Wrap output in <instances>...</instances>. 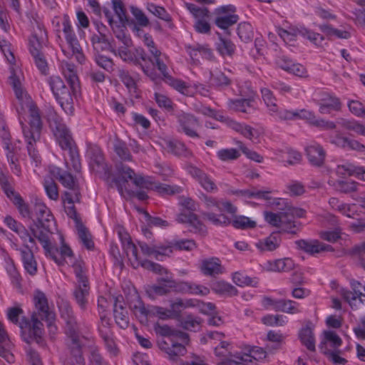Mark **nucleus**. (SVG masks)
<instances>
[{"label": "nucleus", "mask_w": 365, "mask_h": 365, "mask_svg": "<svg viewBox=\"0 0 365 365\" xmlns=\"http://www.w3.org/2000/svg\"><path fill=\"white\" fill-rule=\"evenodd\" d=\"M200 271L205 276L216 277L223 273L224 268L219 258L210 257L202 261Z\"/></svg>", "instance_id": "26"}, {"label": "nucleus", "mask_w": 365, "mask_h": 365, "mask_svg": "<svg viewBox=\"0 0 365 365\" xmlns=\"http://www.w3.org/2000/svg\"><path fill=\"white\" fill-rule=\"evenodd\" d=\"M98 330L101 337L111 335L113 333L110 327V319L107 317L104 309L100 311V323Z\"/></svg>", "instance_id": "60"}, {"label": "nucleus", "mask_w": 365, "mask_h": 365, "mask_svg": "<svg viewBox=\"0 0 365 365\" xmlns=\"http://www.w3.org/2000/svg\"><path fill=\"white\" fill-rule=\"evenodd\" d=\"M148 48L149 52L153 56H148V58H147V65H150L155 70V68H157L160 72L165 71V69H168L167 65L160 58L162 54L161 51L155 47V43L148 46Z\"/></svg>", "instance_id": "35"}, {"label": "nucleus", "mask_w": 365, "mask_h": 365, "mask_svg": "<svg viewBox=\"0 0 365 365\" xmlns=\"http://www.w3.org/2000/svg\"><path fill=\"white\" fill-rule=\"evenodd\" d=\"M299 303L294 301L280 299H279L277 312H282L291 314H298L301 312V310L299 309Z\"/></svg>", "instance_id": "56"}, {"label": "nucleus", "mask_w": 365, "mask_h": 365, "mask_svg": "<svg viewBox=\"0 0 365 365\" xmlns=\"http://www.w3.org/2000/svg\"><path fill=\"white\" fill-rule=\"evenodd\" d=\"M48 120L60 146L69 145L70 142L73 140L68 128L63 123V118L56 112H51L48 114Z\"/></svg>", "instance_id": "8"}, {"label": "nucleus", "mask_w": 365, "mask_h": 365, "mask_svg": "<svg viewBox=\"0 0 365 365\" xmlns=\"http://www.w3.org/2000/svg\"><path fill=\"white\" fill-rule=\"evenodd\" d=\"M126 23H120L114 21L110 24V26L115 35V36L120 41L124 46H131L133 44V41L129 36H127L125 34L126 31Z\"/></svg>", "instance_id": "36"}, {"label": "nucleus", "mask_w": 365, "mask_h": 365, "mask_svg": "<svg viewBox=\"0 0 365 365\" xmlns=\"http://www.w3.org/2000/svg\"><path fill=\"white\" fill-rule=\"evenodd\" d=\"M170 340V347L167 354L170 360L178 361L181 356L187 353V349L184 344L175 341L173 339Z\"/></svg>", "instance_id": "51"}, {"label": "nucleus", "mask_w": 365, "mask_h": 365, "mask_svg": "<svg viewBox=\"0 0 365 365\" xmlns=\"http://www.w3.org/2000/svg\"><path fill=\"white\" fill-rule=\"evenodd\" d=\"M187 170L205 190L208 192L217 191L218 188L215 182L212 178L202 170L195 165L189 164L187 165Z\"/></svg>", "instance_id": "15"}, {"label": "nucleus", "mask_w": 365, "mask_h": 365, "mask_svg": "<svg viewBox=\"0 0 365 365\" xmlns=\"http://www.w3.org/2000/svg\"><path fill=\"white\" fill-rule=\"evenodd\" d=\"M66 347L70 354L69 358L75 361L76 364L85 365V359L83 357L84 344L79 336V333L74 334H66Z\"/></svg>", "instance_id": "13"}, {"label": "nucleus", "mask_w": 365, "mask_h": 365, "mask_svg": "<svg viewBox=\"0 0 365 365\" xmlns=\"http://www.w3.org/2000/svg\"><path fill=\"white\" fill-rule=\"evenodd\" d=\"M299 338L301 343L310 351H315V337L313 329L307 325L299 331Z\"/></svg>", "instance_id": "33"}, {"label": "nucleus", "mask_w": 365, "mask_h": 365, "mask_svg": "<svg viewBox=\"0 0 365 365\" xmlns=\"http://www.w3.org/2000/svg\"><path fill=\"white\" fill-rule=\"evenodd\" d=\"M72 267L78 283H83V287H85V283H89L88 278L86 275V263L82 259H76L73 263Z\"/></svg>", "instance_id": "46"}, {"label": "nucleus", "mask_w": 365, "mask_h": 365, "mask_svg": "<svg viewBox=\"0 0 365 365\" xmlns=\"http://www.w3.org/2000/svg\"><path fill=\"white\" fill-rule=\"evenodd\" d=\"M13 204L18 209L20 215L24 218H32V212L30 211L29 206L27 203L25 202L22 197L20 195L19 192H15L14 195L11 196V197H8Z\"/></svg>", "instance_id": "40"}, {"label": "nucleus", "mask_w": 365, "mask_h": 365, "mask_svg": "<svg viewBox=\"0 0 365 365\" xmlns=\"http://www.w3.org/2000/svg\"><path fill=\"white\" fill-rule=\"evenodd\" d=\"M162 146L168 153L177 157L190 158L193 157L192 152L182 141L177 139H164Z\"/></svg>", "instance_id": "16"}, {"label": "nucleus", "mask_w": 365, "mask_h": 365, "mask_svg": "<svg viewBox=\"0 0 365 365\" xmlns=\"http://www.w3.org/2000/svg\"><path fill=\"white\" fill-rule=\"evenodd\" d=\"M61 197L64 204H68V205L64 206V210L68 217L73 219L76 225L81 223V218L74 205V202H77L74 195L70 192H63Z\"/></svg>", "instance_id": "32"}, {"label": "nucleus", "mask_w": 365, "mask_h": 365, "mask_svg": "<svg viewBox=\"0 0 365 365\" xmlns=\"http://www.w3.org/2000/svg\"><path fill=\"white\" fill-rule=\"evenodd\" d=\"M203 320L193 314H187L180 320L182 327L187 331H196L199 329Z\"/></svg>", "instance_id": "42"}, {"label": "nucleus", "mask_w": 365, "mask_h": 365, "mask_svg": "<svg viewBox=\"0 0 365 365\" xmlns=\"http://www.w3.org/2000/svg\"><path fill=\"white\" fill-rule=\"evenodd\" d=\"M68 47L71 49L72 55L75 56L76 61L83 64L86 61V56L83 52V49L80 45V43L77 38V36H73V38L66 41Z\"/></svg>", "instance_id": "53"}, {"label": "nucleus", "mask_w": 365, "mask_h": 365, "mask_svg": "<svg viewBox=\"0 0 365 365\" xmlns=\"http://www.w3.org/2000/svg\"><path fill=\"white\" fill-rule=\"evenodd\" d=\"M297 247L299 250L304 251V252L314 255L322 252H332L334 248L329 245L324 244L317 240H299L295 242Z\"/></svg>", "instance_id": "18"}, {"label": "nucleus", "mask_w": 365, "mask_h": 365, "mask_svg": "<svg viewBox=\"0 0 365 365\" xmlns=\"http://www.w3.org/2000/svg\"><path fill=\"white\" fill-rule=\"evenodd\" d=\"M337 173L341 175H355L359 179L365 181V168L364 167H356L352 165H338Z\"/></svg>", "instance_id": "47"}, {"label": "nucleus", "mask_w": 365, "mask_h": 365, "mask_svg": "<svg viewBox=\"0 0 365 365\" xmlns=\"http://www.w3.org/2000/svg\"><path fill=\"white\" fill-rule=\"evenodd\" d=\"M218 41L215 43L217 51L222 56L232 57L235 53L236 46L229 38L223 37L221 34L217 32Z\"/></svg>", "instance_id": "28"}, {"label": "nucleus", "mask_w": 365, "mask_h": 365, "mask_svg": "<svg viewBox=\"0 0 365 365\" xmlns=\"http://www.w3.org/2000/svg\"><path fill=\"white\" fill-rule=\"evenodd\" d=\"M14 344L11 341L9 334L4 324L0 322V356L9 363L14 361V356L12 354Z\"/></svg>", "instance_id": "20"}, {"label": "nucleus", "mask_w": 365, "mask_h": 365, "mask_svg": "<svg viewBox=\"0 0 365 365\" xmlns=\"http://www.w3.org/2000/svg\"><path fill=\"white\" fill-rule=\"evenodd\" d=\"M272 205L276 206L279 212L294 213L297 215L298 218L303 217L305 215V210L302 208L294 207L287 199L276 198L274 200Z\"/></svg>", "instance_id": "31"}, {"label": "nucleus", "mask_w": 365, "mask_h": 365, "mask_svg": "<svg viewBox=\"0 0 365 365\" xmlns=\"http://www.w3.org/2000/svg\"><path fill=\"white\" fill-rule=\"evenodd\" d=\"M297 115L296 118L306 119L310 124L317 128L325 130H333L336 128V124L332 121L324 120L322 118H317L312 111L302 109L296 110Z\"/></svg>", "instance_id": "21"}, {"label": "nucleus", "mask_w": 365, "mask_h": 365, "mask_svg": "<svg viewBox=\"0 0 365 365\" xmlns=\"http://www.w3.org/2000/svg\"><path fill=\"white\" fill-rule=\"evenodd\" d=\"M241 154L236 148H223L217 151V158L223 162L238 159Z\"/></svg>", "instance_id": "63"}, {"label": "nucleus", "mask_w": 365, "mask_h": 365, "mask_svg": "<svg viewBox=\"0 0 365 365\" xmlns=\"http://www.w3.org/2000/svg\"><path fill=\"white\" fill-rule=\"evenodd\" d=\"M211 289L216 294H225L229 297L236 296L238 293L237 289L233 285L224 281L212 283Z\"/></svg>", "instance_id": "41"}, {"label": "nucleus", "mask_w": 365, "mask_h": 365, "mask_svg": "<svg viewBox=\"0 0 365 365\" xmlns=\"http://www.w3.org/2000/svg\"><path fill=\"white\" fill-rule=\"evenodd\" d=\"M237 35L242 41L248 43L254 38V31L252 25L247 22H242L238 24Z\"/></svg>", "instance_id": "57"}, {"label": "nucleus", "mask_w": 365, "mask_h": 365, "mask_svg": "<svg viewBox=\"0 0 365 365\" xmlns=\"http://www.w3.org/2000/svg\"><path fill=\"white\" fill-rule=\"evenodd\" d=\"M229 125L232 129H233L236 132L240 133L244 137L250 140H252V138L254 137V128L249 125L240 123L235 120H230Z\"/></svg>", "instance_id": "58"}, {"label": "nucleus", "mask_w": 365, "mask_h": 365, "mask_svg": "<svg viewBox=\"0 0 365 365\" xmlns=\"http://www.w3.org/2000/svg\"><path fill=\"white\" fill-rule=\"evenodd\" d=\"M33 303L34 310L31 315L30 321L32 327L30 331L34 335V341L40 346H44L45 341L42 336L43 334L42 321L51 320L56 316V313L49 307L46 294L39 289H36L34 292Z\"/></svg>", "instance_id": "2"}, {"label": "nucleus", "mask_w": 365, "mask_h": 365, "mask_svg": "<svg viewBox=\"0 0 365 365\" xmlns=\"http://www.w3.org/2000/svg\"><path fill=\"white\" fill-rule=\"evenodd\" d=\"M212 85L219 89L224 90L230 87L232 84V78L231 76L227 75L222 71H217L211 73Z\"/></svg>", "instance_id": "37"}, {"label": "nucleus", "mask_w": 365, "mask_h": 365, "mask_svg": "<svg viewBox=\"0 0 365 365\" xmlns=\"http://www.w3.org/2000/svg\"><path fill=\"white\" fill-rule=\"evenodd\" d=\"M95 62L96 64L108 73L114 71L115 63L111 58L101 53H95Z\"/></svg>", "instance_id": "62"}, {"label": "nucleus", "mask_w": 365, "mask_h": 365, "mask_svg": "<svg viewBox=\"0 0 365 365\" xmlns=\"http://www.w3.org/2000/svg\"><path fill=\"white\" fill-rule=\"evenodd\" d=\"M319 29L322 32L325 34L327 36L331 38L332 36H336L339 38L347 39L350 37V33L346 31H341L337 29L333 28L329 24H322L319 26Z\"/></svg>", "instance_id": "59"}, {"label": "nucleus", "mask_w": 365, "mask_h": 365, "mask_svg": "<svg viewBox=\"0 0 365 365\" xmlns=\"http://www.w3.org/2000/svg\"><path fill=\"white\" fill-rule=\"evenodd\" d=\"M90 284L85 283V287L83 283H78V286L73 291V296L76 303L82 309H85L88 303L87 297L89 294Z\"/></svg>", "instance_id": "38"}, {"label": "nucleus", "mask_w": 365, "mask_h": 365, "mask_svg": "<svg viewBox=\"0 0 365 365\" xmlns=\"http://www.w3.org/2000/svg\"><path fill=\"white\" fill-rule=\"evenodd\" d=\"M31 230L34 235L41 243L46 255H49L58 265H63L64 264L66 257H73V253L72 250L64 242H62L61 248L58 249L51 245L48 235L46 233H44L43 231L38 233L37 230L33 227H31ZM62 241H63V239H62Z\"/></svg>", "instance_id": "5"}, {"label": "nucleus", "mask_w": 365, "mask_h": 365, "mask_svg": "<svg viewBox=\"0 0 365 365\" xmlns=\"http://www.w3.org/2000/svg\"><path fill=\"white\" fill-rule=\"evenodd\" d=\"M39 33L34 32L29 38V51L32 56H38L41 52L42 42L43 40V35L46 36L45 30L38 27Z\"/></svg>", "instance_id": "34"}, {"label": "nucleus", "mask_w": 365, "mask_h": 365, "mask_svg": "<svg viewBox=\"0 0 365 365\" xmlns=\"http://www.w3.org/2000/svg\"><path fill=\"white\" fill-rule=\"evenodd\" d=\"M230 224L235 228L240 230H249L256 227L257 223L250 217L244 215H235Z\"/></svg>", "instance_id": "48"}, {"label": "nucleus", "mask_w": 365, "mask_h": 365, "mask_svg": "<svg viewBox=\"0 0 365 365\" xmlns=\"http://www.w3.org/2000/svg\"><path fill=\"white\" fill-rule=\"evenodd\" d=\"M78 237L83 246L91 250L94 248V242L92 240L91 235L87 227L81 222L76 225Z\"/></svg>", "instance_id": "49"}, {"label": "nucleus", "mask_w": 365, "mask_h": 365, "mask_svg": "<svg viewBox=\"0 0 365 365\" xmlns=\"http://www.w3.org/2000/svg\"><path fill=\"white\" fill-rule=\"evenodd\" d=\"M10 72L9 83L14 91L15 96L20 103L24 102L29 109L28 125L22 121L20 123L24 137L27 143L28 153L37 166L41 163V157L35 149V145L40 139L43 126L40 110L34 101L24 93L21 83L16 75L14 67H11Z\"/></svg>", "instance_id": "1"}, {"label": "nucleus", "mask_w": 365, "mask_h": 365, "mask_svg": "<svg viewBox=\"0 0 365 365\" xmlns=\"http://www.w3.org/2000/svg\"><path fill=\"white\" fill-rule=\"evenodd\" d=\"M63 150H68L70 155V160L73 169L76 173H80L81 170V163L78 148L74 140L70 142L69 145H63L61 146Z\"/></svg>", "instance_id": "39"}, {"label": "nucleus", "mask_w": 365, "mask_h": 365, "mask_svg": "<svg viewBox=\"0 0 365 365\" xmlns=\"http://www.w3.org/2000/svg\"><path fill=\"white\" fill-rule=\"evenodd\" d=\"M339 124L349 131H353L358 135L364 136L365 124H361L355 120L340 119Z\"/></svg>", "instance_id": "50"}, {"label": "nucleus", "mask_w": 365, "mask_h": 365, "mask_svg": "<svg viewBox=\"0 0 365 365\" xmlns=\"http://www.w3.org/2000/svg\"><path fill=\"white\" fill-rule=\"evenodd\" d=\"M254 101L252 98L230 99L227 106L230 110L237 112L247 113V108L252 107V103Z\"/></svg>", "instance_id": "44"}, {"label": "nucleus", "mask_w": 365, "mask_h": 365, "mask_svg": "<svg viewBox=\"0 0 365 365\" xmlns=\"http://www.w3.org/2000/svg\"><path fill=\"white\" fill-rule=\"evenodd\" d=\"M90 158V166L94 169H102L106 173L107 166L105 163V158L101 149L98 146H92L88 151Z\"/></svg>", "instance_id": "30"}, {"label": "nucleus", "mask_w": 365, "mask_h": 365, "mask_svg": "<svg viewBox=\"0 0 365 365\" xmlns=\"http://www.w3.org/2000/svg\"><path fill=\"white\" fill-rule=\"evenodd\" d=\"M185 49L191 56H192L193 55L196 56L195 52L198 51L203 56V57L208 60H212L214 58L212 51L210 48H209V46L207 44H196L195 46L186 45Z\"/></svg>", "instance_id": "54"}, {"label": "nucleus", "mask_w": 365, "mask_h": 365, "mask_svg": "<svg viewBox=\"0 0 365 365\" xmlns=\"http://www.w3.org/2000/svg\"><path fill=\"white\" fill-rule=\"evenodd\" d=\"M122 296L114 298L113 315L117 325L121 329H126L128 327L129 317L126 308L122 304Z\"/></svg>", "instance_id": "24"}, {"label": "nucleus", "mask_w": 365, "mask_h": 365, "mask_svg": "<svg viewBox=\"0 0 365 365\" xmlns=\"http://www.w3.org/2000/svg\"><path fill=\"white\" fill-rule=\"evenodd\" d=\"M350 287L351 291L342 288L340 294L345 302L353 307L354 302L358 299L362 304L365 303V284L363 285L359 281L356 279L350 280Z\"/></svg>", "instance_id": "14"}, {"label": "nucleus", "mask_w": 365, "mask_h": 365, "mask_svg": "<svg viewBox=\"0 0 365 365\" xmlns=\"http://www.w3.org/2000/svg\"><path fill=\"white\" fill-rule=\"evenodd\" d=\"M282 224L280 225V232H287L295 235L299 230L300 223L294 220L295 217H298L294 213L282 212Z\"/></svg>", "instance_id": "29"}, {"label": "nucleus", "mask_w": 365, "mask_h": 365, "mask_svg": "<svg viewBox=\"0 0 365 365\" xmlns=\"http://www.w3.org/2000/svg\"><path fill=\"white\" fill-rule=\"evenodd\" d=\"M130 46H120L116 49V55L118 56L124 62L133 63L134 65L140 66L143 72L149 78L157 82L160 77L156 71L150 65H147V58L148 56L143 48H135L133 51L129 49Z\"/></svg>", "instance_id": "3"}, {"label": "nucleus", "mask_w": 365, "mask_h": 365, "mask_svg": "<svg viewBox=\"0 0 365 365\" xmlns=\"http://www.w3.org/2000/svg\"><path fill=\"white\" fill-rule=\"evenodd\" d=\"M279 237L276 233H272L269 237L260 240L257 247L262 251H273L275 250L280 243Z\"/></svg>", "instance_id": "43"}, {"label": "nucleus", "mask_w": 365, "mask_h": 365, "mask_svg": "<svg viewBox=\"0 0 365 365\" xmlns=\"http://www.w3.org/2000/svg\"><path fill=\"white\" fill-rule=\"evenodd\" d=\"M232 280L239 287L251 286L256 287L259 283L257 277H250L240 272H237L233 274Z\"/></svg>", "instance_id": "52"}, {"label": "nucleus", "mask_w": 365, "mask_h": 365, "mask_svg": "<svg viewBox=\"0 0 365 365\" xmlns=\"http://www.w3.org/2000/svg\"><path fill=\"white\" fill-rule=\"evenodd\" d=\"M62 73L66 79L71 92L74 96L80 92L81 85L78 76L77 75L76 66L71 63L63 61L61 63Z\"/></svg>", "instance_id": "17"}, {"label": "nucleus", "mask_w": 365, "mask_h": 365, "mask_svg": "<svg viewBox=\"0 0 365 365\" xmlns=\"http://www.w3.org/2000/svg\"><path fill=\"white\" fill-rule=\"evenodd\" d=\"M106 27L102 26L98 27V34H93L91 36V41L96 53H100L104 51H109L114 55H116V49L113 46L111 42L107 38L106 35L103 33L102 29Z\"/></svg>", "instance_id": "19"}, {"label": "nucleus", "mask_w": 365, "mask_h": 365, "mask_svg": "<svg viewBox=\"0 0 365 365\" xmlns=\"http://www.w3.org/2000/svg\"><path fill=\"white\" fill-rule=\"evenodd\" d=\"M6 270L11 277V282L16 287H21V277L15 265L13 259L8 256L5 258Z\"/></svg>", "instance_id": "45"}, {"label": "nucleus", "mask_w": 365, "mask_h": 365, "mask_svg": "<svg viewBox=\"0 0 365 365\" xmlns=\"http://www.w3.org/2000/svg\"><path fill=\"white\" fill-rule=\"evenodd\" d=\"M160 76L158 74L160 79L155 82L156 83L162 80L180 93L186 96L190 95V86L185 81L173 78L168 73V69H165V71H160Z\"/></svg>", "instance_id": "27"}, {"label": "nucleus", "mask_w": 365, "mask_h": 365, "mask_svg": "<svg viewBox=\"0 0 365 365\" xmlns=\"http://www.w3.org/2000/svg\"><path fill=\"white\" fill-rule=\"evenodd\" d=\"M153 190L157 192L161 196H166L179 194L182 191V189L178 185H170L155 182Z\"/></svg>", "instance_id": "55"}, {"label": "nucleus", "mask_w": 365, "mask_h": 365, "mask_svg": "<svg viewBox=\"0 0 365 365\" xmlns=\"http://www.w3.org/2000/svg\"><path fill=\"white\" fill-rule=\"evenodd\" d=\"M294 267V262L290 258L275 260L271 264V270L274 272H289Z\"/></svg>", "instance_id": "64"}, {"label": "nucleus", "mask_w": 365, "mask_h": 365, "mask_svg": "<svg viewBox=\"0 0 365 365\" xmlns=\"http://www.w3.org/2000/svg\"><path fill=\"white\" fill-rule=\"evenodd\" d=\"M202 215L215 225H227L231 222V220L224 214L217 215L213 212H202Z\"/></svg>", "instance_id": "61"}, {"label": "nucleus", "mask_w": 365, "mask_h": 365, "mask_svg": "<svg viewBox=\"0 0 365 365\" xmlns=\"http://www.w3.org/2000/svg\"><path fill=\"white\" fill-rule=\"evenodd\" d=\"M58 307L60 317L65 323L66 335L80 333V326L70 302L62 299L58 302Z\"/></svg>", "instance_id": "9"}, {"label": "nucleus", "mask_w": 365, "mask_h": 365, "mask_svg": "<svg viewBox=\"0 0 365 365\" xmlns=\"http://www.w3.org/2000/svg\"><path fill=\"white\" fill-rule=\"evenodd\" d=\"M307 157L309 163L315 167H322L325 161L326 152L318 143L308 145L305 148Z\"/></svg>", "instance_id": "22"}, {"label": "nucleus", "mask_w": 365, "mask_h": 365, "mask_svg": "<svg viewBox=\"0 0 365 365\" xmlns=\"http://www.w3.org/2000/svg\"><path fill=\"white\" fill-rule=\"evenodd\" d=\"M319 111L322 114H329L333 111H339L341 108L340 99L329 93H323L319 101Z\"/></svg>", "instance_id": "23"}, {"label": "nucleus", "mask_w": 365, "mask_h": 365, "mask_svg": "<svg viewBox=\"0 0 365 365\" xmlns=\"http://www.w3.org/2000/svg\"><path fill=\"white\" fill-rule=\"evenodd\" d=\"M49 173L51 176L66 188L67 190L63 192H70L74 195L76 201L78 203L81 202V187L78 180L76 177L73 176L70 172L63 170L61 168L52 165L49 167Z\"/></svg>", "instance_id": "7"}, {"label": "nucleus", "mask_w": 365, "mask_h": 365, "mask_svg": "<svg viewBox=\"0 0 365 365\" xmlns=\"http://www.w3.org/2000/svg\"><path fill=\"white\" fill-rule=\"evenodd\" d=\"M118 171L121 176L114 178L113 182L115 183L121 195L123 192V188L125 187V183L129 180H132L133 183L140 189L154 190L155 182L153 180L152 177L136 175L133 169L124 165L118 168Z\"/></svg>", "instance_id": "4"}, {"label": "nucleus", "mask_w": 365, "mask_h": 365, "mask_svg": "<svg viewBox=\"0 0 365 365\" xmlns=\"http://www.w3.org/2000/svg\"><path fill=\"white\" fill-rule=\"evenodd\" d=\"M236 8L233 5H226L215 9V25L223 30L228 29L239 20V16L235 14Z\"/></svg>", "instance_id": "11"}, {"label": "nucleus", "mask_w": 365, "mask_h": 365, "mask_svg": "<svg viewBox=\"0 0 365 365\" xmlns=\"http://www.w3.org/2000/svg\"><path fill=\"white\" fill-rule=\"evenodd\" d=\"M179 124L178 131L192 138H199L200 135L196 128L200 126L199 119L192 113L180 112L176 115Z\"/></svg>", "instance_id": "12"}, {"label": "nucleus", "mask_w": 365, "mask_h": 365, "mask_svg": "<svg viewBox=\"0 0 365 365\" xmlns=\"http://www.w3.org/2000/svg\"><path fill=\"white\" fill-rule=\"evenodd\" d=\"M24 313V311L20 307H11L8 309L7 317L8 319L14 324L18 325L21 331V336L24 341L30 344L34 339V335L30 331L31 326V321L26 317H22L21 320L19 321L20 316Z\"/></svg>", "instance_id": "10"}, {"label": "nucleus", "mask_w": 365, "mask_h": 365, "mask_svg": "<svg viewBox=\"0 0 365 365\" xmlns=\"http://www.w3.org/2000/svg\"><path fill=\"white\" fill-rule=\"evenodd\" d=\"M20 254L25 270L31 276L36 275L38 271L37 262L33 250L28 244L23 245L22 250H20Z\"/></svg>", "instance_id": "25"}, {"label": "nucleus", "mask_w": 365, "mask_h": 365, "mask_svg": "<svg viewBox=\"0 0 365 365\" xmlns=\"http://www.w3.org/2000/svg\"><path fill=\"white\" fill-rule=\"evenodd\" d=\"M47 82L58 103L67 114L74 110L73 101L70 90L66 87L62 78L57 76H50Z\"/></svg>", "instance_id": "6"}]
</instances>
